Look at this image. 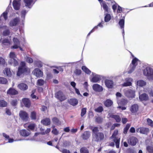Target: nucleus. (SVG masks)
Here are the masks:
<instances>
[{
	"label": "nucleus",
	"instance_id": "11",
	"mask_svg": "<svg viewBox=\"0 0 153 153\" xmlns=\"http://www.w3.org/2000/svg\"><path fill=\"white\" fill-rule=\"evenodd\" d=\"M138 142V139L134 137H130L128 140V143L133 146H135Z\"/></svg>",
	"mask_w": 153,
	"mask_h": 153
},
{
	"label": "nucleus",
	"instance_id": "3",
	"mask_svg": "<svg viewBox=\"0 0 153 153\" xmlns=\"http://www.w3.org/2000/svg\"><path fill=\"white\" fill-rule=\"evenodd\" d=\"M143 74L149 80H153V69L150 67H146L143 70Z\"/></svg>",
	"mask_w": 153,
	"mask_h": 153
},
{
	"label": "nucleus",
	"instance_id": "21",
	"mask_svg": "<svg viewBox=\"0 0 153 153\" xmlns=\"http://www.w3.org/2000/svg\"><path fill=\"white\" fill-rule=\"evenodd\" d=\"M22 102L25 106L29 108L30 106V102L29 99L24 98L22 99Z\"/></svg>",
	"mask_w": 153,
	"mask_h": 153
},
{
	"label": "nucleus",
	"instance_id": "59",
	"mask_svg": "<svg viewBox=\"0 0 153 153\" xmlns=\"http://www.w3.org/2000/svg\"><path fill=\"white\" fill-rule=\"evenodd\" d=\"M17 104V100L16 99L13 100H12L11 102V104L13 106H16Z\"/></svg>",
	"mask_w": 153,
	"mask_h": 153
},
{
	"label": "nucleus",
	"instance_id": "28",
	"mask_svg": "<svg viewBox=\"0 0 153 153\" xmlns=\"http://www.w3.org/2000/svg\"><path fill=\"white\" fill-rule=\"evenodd\" d=\"M41 123L45 126H48L50 124L51 121L49 118H46L41 121Z\"/></svg>",
	"mask_w": 153,
	"mask_h": 153
},
{
	"label": "nucleus",
	"instance_id": "57",
	"mask_svg": "<svg viewBox=\"0 0 153 153\" xmlns=\"http://www.w3.org/2000/svg\"><path fill=\"white\" fill-rule=\"evenodd\" d=\"M98 27L97 25L94 27L88 33L87 35V36H89L91 33L93 32L95 30L97 29L98 28Z\"/></svg>",
	"mask_w": 153,
	"mask_h": 153
},
{
	"label": "nucleus",
	"instance_id": "52",
	"mask_svg": "<svg viewBox=\"0 0 153 153\" xmlns=\"http://www.w3.org/2000/svg\"><path fill=\"white\" fill-rule=\"evenodd\" d=\"M13 40L15 44L20 45V42L19 40L17 38L14 37Z\"/></svg>",
	"mask_w": 153,
	"mask_h": 153
},
{
	"label": "nucleus",
	"instance_id": "24",
	"mask_svg": "<svg viewBox=\"0 0 153 153\" xmlns=\"http://www.w3.org/2000/svg\"><path fill=\"white\" fill-rule=\"evenodd\" d=\"M4 74L8 77L11 76L12 74L10 68H6L4 71Z\"/></svg>",
	"mask_w": 153,
	"mask_h": 153
},
{
	"label": "nucleus",
	"instance_id": "33",
	"mask_svg": "<svg viewBox=\"0 0 153 153\" xmlns=\"http://www.w3.org/2000/svg\"><path fill=\"white\" fill-rule=\"evenodd\" d=\"M52 120L53 122L56 125H60L61 124V122L59 120V119L56 117L53 118Z\"/></svg>",
	"mask_w": 153,
	"mask_h": 153
},
{
	"label": "nucleus",
	"instance_id": "38",
	"mask_svg": "<svg viewBox=\"0 0 153 153\" xmlns=\"http://www.w3.org/2000/svg\"><path fill=\"white\" fill-rule=\"evenodd\" d=\"M8 82L7 79L4 77H0V84H5Z\"/></svg>",
	"mask_w": 153,
	"mask_h": 153
},
{
	"label": "nucleus",
	"instance_id": "39",
	"mask_svg": "<svg viewBox=\"0 0 153 153\" xmlns=\"http://www.w3.org/2000/svg\"><path fill=\"white\" fill-rule=\"evenodd\" d=\"M80 153H89L88 149L85 147H82L80 149Z\"/></svg>",
	"mask_w": 153,
	"mask_h": 153
},
{
	"label": "nucleus",
	"instance_id": "61",
	"mask_svg": "<svg viewBox=\"0 0 153 153\" xmlns=\"http://www.w3.org/2000/svg\"><path fill=\"white\" fill-rule=\"evenodd\" d=\"M27 62L29 63H32L33 62V59L30 57H27L26 59Z\"/></svg>",
	"mask_w": 153,
	"mask_h": 153
},
{
	"label": "nucleus",
	"instance_id": "30",
	"mask_svg": "<svg viewBox=\"0 0 153 153\" xmlns=\"http://www.w3.org/2000/svg\"><path fill=\"white\" fill-rule=\"evenodd\" d=\"M101 79V77L100 76L96 75L92 78L91 81L93 82H97L100 81Z\"/></svg>",
	"mask_w": 153,
	"mask_h": 153
},
{
	"label": "nucleus",
	"instance_id": "13",
	"mask_svg": "<svg viewBox=\"0 0 153 153\" xmlns=\"http://www.w3.org/2000/svg\"><path fill=\"white\" fill-rule=\"evenodd\" d=\"M19 21L20 19L19 18H15L10 21L9 23V25L11 27L16 26L18 24Z\"/></svg>",
	"mask_w": 153,
	"mask_h": 153
},
{
	"label": "nucleus",
	"instance_id": "44",
	"mask_svg": "<svg viewBox=\"0 0 153 153\" xmlns=\"http://www.w3.org/2000/svg\"><path fill=\"white\" fill-rule=\"evenodd\" d=\"M146 149L149 153H153V146H148L146 147Z\"/></svg>",
	"mask_w": 153,
	"mask_h": 153
},
{
	"label": "nucleus",
	"instance_id": "15",
	"mask_svg": "<svg viewBox=\"0 0 153 153\" xmlns=\"http://www.w3.org/2000/svg\"><path fill=\"white\" fill-rule=\"evenodd\" d=\"M105 83L108 88H112L113 87L114 82L112 80L107 79L105 80Z\"/></svg>",
	"mask_w": 153,
	"mask_h": 153
},
{
	"label": "nucleus",
	"instance_id": "8",
	"mask_svg": "<svg viewBox=\"0 0 153 153\" xmlns=\"http://www.w3.org/2000/svg\"><path fill=\"white\" fill-rule=\"evenodd\" d=\"M36 126V124L34 123H30L28 125L27 123H26L24 125V127L26 128L27 130L30 131H34Z\"/></svg>",
	"mask_w": 153,
	"mask_h": 153
},
{
	"label": "nucleus",
	"instance_id": "1",
	"mask_svg": "<svg viewBox=\"0 0 153 153\" xmlns=\"http://www.w3.org/2000/svg\"><path fill=\"white\" fill-rule=\"evenodd\" d=\"M91 129L92 131V137L95 141L99 142L104 140V134L103 132H99L98 127L96 126L93 128H91Z\"/></svg>",
	"mask_w": 153,
	"mask_h": 153
},
{
	"label": "nucleus",
	"instance_id": "43",
	"mask_svg": "<svg viewBox=\"0 0 153 153\" xmlns=\"http://www.w3.org/2000/svg\"><path fill=\"white\" fill-rule=\"evenodd\" d=\"M103 108L102 106H99L94 110L95 112L98 113H101L103 111Z\"/></svg>",
	"mask_w": 153,
	"mask_h": 153
},
{
	"label": "nucleus",
	"instance_id": "31",
	"mask_svg": "<svg viewBox=\"0 0 153 153\" xmlns=\"http://www.w3.org/2000/svg\"><path fill=\"white\" fill-rule=\"evenodd\" d=\"M1 42L3 46H8L10 44V41L8 39L6 38L3 39Z\"/></svg>",
	"mask_w": 153,
	"mask_h": 153
},
{
	"label": "nucleus",
	"instance_id": "35",
	"mask_svg": "<svg viewBox=\"0 0 153 153\" xmlns=\"http://www.w3.org/2000/svg\"><path fill=\"white\" fill-rule=\"evenodd\" d=\"M82 69L85 73L90 74L91 71L85 66H83L82 67Z\"/></svg>",
	"mask_w": 153,
	"mask_h": 153
},
{
	"label": "nucleus",
	"instance_id": "60",
	"mask_svg": "<svg viewBox=\"0 0 153 153\" xmlns=\"http://www.w3.org/2000/svg\"><path fill=\"white\" fill-rule=\"evenodd\" d=\"M132 83L130 82H127L123 83V86H130L131 85Z\"/></svg>",
	"mask_w": 153,
	"mask_h": 153
},
{
	"label": "nucleus",
	"instance_id": "51",
	"mask_svg": "<svg viewBox=\"0 0 153 153\" xmlns=\"http://www.w3.org/2000/svg\"><path fill=\"white\" fill-rule=\"evenodd\" d=\"M147 123L148 125L153 127V121L149 118L147 119Z\"/></svg>",
	"mask_w": 153,
	"mask_h": 153
},
{
	"label": "nucleus",
	"instance_id": "47",
	"mask_svg": "<svg viewBox=\"0 0 153 153\" xmlns=\"http://www.w3.org/2000/svg\"><path fill=\"white\" fill-rule=\"evenodd\" d=\"M53 129L52 131V133L53 134L55 135H57L59 134V131L57 129L55 128L54 126L52 127Z\"/></svg>",
	"mask_w": 153,
	"mask_h": 153
},
{
	"label": "nucleus",
	"instance_id": "58",
	"mask_svg": "<svg viewBox=\"0 0 153 153\" xmlns=\"http://www.w3.org/2000/svg\"><path fill=\"white\" fill-rule=\"evenodd\" d=\"M118 132V130H115L111 137V138H114L115 137H116V136L117 135Z\"/></svg>",
	"mask_w": 153,
	"mask_h": 153
},
{
	"label": "nucleus",
	"instance_id": "55",
	"mask_svg": "<svg viewBox=\"0 0 153 153\" xmlns=\"http://www.w3.org/2000/svg\"><path fill=\"white\" fill-rule=\"evenodd\" d=\"M74 73L76 75H79L82 73V71L80 69H76L74 71Z\"/></svg>",
	"mask_w": 153,
	"mask_h": 153
},
{
	"label": "nucleus",
	"instance_id": "22",
	"mask_svg": "<svg viewBox=\"0 0 153 153\" xmlns=\"http://www.w3.org/2000/svg\"><path fill=\"white\" fill-rule=\"evenodd\" d=\"M113 102L110 99H107L104 102V105L107 107H111L113 105Z\"/></svg>",
	"mask_w": 153,
	"mask_h": 153
},
{
	"label": "nucleus",
	"instance_id": "45",
	"mask_svg": "<svg viewBox=\"0 0 153 153\" xmlns=\"http://www.w3.org/2000/svg\"><path fill=\"white\" fill-rule=\"evenodd\" d=\"M111 17L110 14H106L105 17V21L106 22H109L111 19Z\"/></svg>",
	"mask_w": 153,
	"mask_h": 153
},
{
	"label": "nucleus",
	"instance_id": "64",
	"mask_svg": "<svg viewBox=\"0 0 153 153\" xmlns=\"http://www.w3.org/2000/svg\"><path fill=\"white\" fill-rule=\"evenodd\" d=\"M62 152L63 153H71L69 150L65 149H63Z\"/></svg>",
	"mask_w": 153,
	"mask_h": 153
},
{
	"label": "nucleus",
	"instance_id": "14",
	"mask_svg": "<svg viewBox=\"0 0 153 153\" xmlns=\"http://www.w3.org/2000/svg\"><path fill=\"white\" fill-rule=\"evenodd\" d=\"M126 94V96L128 98H134L135 96L134 91L131 89L127 91Z\"/></svg>",
	"mask_w": 153,
	"mask_h": 153
},
{
	"label": "nucleus",
	"instance_id": "9",
	"mask_svg": "<svg viewBox=\"0 0 153 153\" xmlns=\"http://www.w3.org/2000/svg\"><path fill=\"white\" fill-rule=\"evenodd\" d=\"M33 74L37 77H41L43 76V72L39 68H35L33 71Z\"/></svg>",
	"mask_w": 153,
	"mask_h": 153
},
{
	"label": "nucleus",
	"instance_id": "53",
	"mask_svg": "<svg viewBox=\"0 0 153 153\" xmlns=\"http://www.w3.org/2000/svg\"><path fill=\"white\" fill-rule=\"evenodd\" d=\"M130 126V125L129 124H128L126 125L125 128L124 129L123 133L125 134H126L127 133V131Z\"/></svg>",
	"mask_w": 153,
	"mask_h": 153
},
{
	"label": "nucleus",
	"instance_id": "16",
	"mask_svg": "<svg viewBox=\"0 0 153 153\" xmlns=\"http://www.w3.org/2000/svg\"><path fill=\"white\" fill-rule=\"evenodd\" d=\"M20 2L16 0H14L13 2V5L14 9L16 10H19L20 8Z\"/></svg>",
	"mask_w": 153,
	"mask_h": 153
},
{
	"label": "nucleus",
	"instance_id": "4",
	"mask_svg": "<svg viewBox=\"0 0 153 153\" xmlns=\"http://www.w3.org/2000/svg\"><path fill=\"white\" fill-rule=\"evenodd\" d=\"M16 55L14 52H11L9 55L10 60L9 61V63L14 66L18 65V61L15 59Z\"/></svg>",
	"mask_w": 153,
	"mask_h": 153
},
{
	"label": "nucleus",
	"instance_id": "62",
	"mask_svg": "<svg viewBox=\"0 0 153 153\" xmlns=\"http://www.w3.org/2000/svg\"><path fill=\"white\" fill-rule=\"evenodd\" d=\"M51 131V129L50 128H47V129L45 131V132H42V134L44 135L45 134H48Z\"/></svg>",
	"mask_w": 153,
	"mask_h": 153
},
{
	"label": "nucleus",
	"instance_id": "23",
	"mask_svg": "<svg viewBox=\"0 0 153 153\" xmlns=\"http://www.w3.org/2000/svg\"><path fill=\"white\" fill-rule=\"evenodd\" d=\"M18 87L20 89L23 91L26 90L28 88L27 85L23 83H21L19 84Z\"/></svg>",
	"mask_w": 153,
	"mask_h": 153
},
{
	"label": "nucleus",
	"instance_id": "25",
	"mask_svg": "<svg viewBox=\"0 0 153 153\" xmlns=\"http://www.w3.org/2000/svg\"><path fill=\"white\" fill-rule=\"evenodd\" d=\"M68 102L71 105L73 106H75L78 104V101L76 99L72 98L68 100Z\"/></svg>",
	"mask_w": 153,
	"mask_h": 153
},
{
	"label": "nucleus",
	"instance_id": "12",
	"mask_svg": "<svg viewBox=\"0 0 153 153\" xmlns=\"http://www.w3.org/2000/svg\"><path fill=\"white\" fill-rule=\"evenodd\" d=\"M93 89L96 91L100 92L103 90V88L102 86L97 84H94L93 86Z\"/></svg>",
	"mask_w": 153,
	"mask_h": 153
},
{
	"label": "nucleus",
	"instance_id": "56",
	"mask_svg": "<svg viewBox=\"0 0 153 153\" xmlns=\"http://www.w3.org/2000/svg\"><path fill=\"white\" fill-rule=\"evenodd\" d=\"M7 14L8 12L7 11H6L1 14V16H3L4 20H6L7 19Z\"/></svg>",
	"mask_w": 153,
	"mask_h": 153
},
{
	"label": "nucleus",
	"instance_id": "41",
	"mask_svg": "<svg viewBox=\"0 0 153 153\" xmlns=\"http://www.w3.org/2000/svg\"><path fill=\"white\" fill-rule=\"evenodd\" d=\"M0 65L3 66H5L7 64L6 63L4 59L2 57L0 56Z\"/></svg>",
	"mask_w": 153,
	"mask_h": 153
},
{
	"label": "nucleus",
	"instance_id": "46",
	"mask_svg": "<svg viewBox=\"0 0 153 153\" xmlns=\"http://www.w3.org/2000/svg\"><path fill=\"white\" fill-rule=\"evenodd\" d=\"M10 33V31L9 29H7L4 31L3 32V35L4 36H9Z\"/></svg>",
	"mask_w": 153,
	"mask_h": 153
},
{
	"label": "nucleus",
	"instance_id": "54",
	"mask_svg": "<svg viewBox=\"0 0 153 153\" xmlns=\"http://www.w3.org/2000/svg\"><path fill=\"white\" fill-rule=\"evenodd\" d=\"M86 112V108H82L81 109V117H83L84 115L85 114Z\"/></svg>",
	"mask_w": 153,
	"mask_h": 153
},
{
	"label": "nucleus",
	"instance_id": "5",
	"mask_svg": "<svg viewBox=\"0 0 153 153\" xmlns=\"http://www.w3.org/2000/svg\"><path fill=\"white\" fill-rule=\"evenodd\" d=\"M55 97L60 102H62L65 100L67 98L63 93L59 91L55 93Z\"/></svg>",
	"mask_w": 153,
	"mask_h": 153
},
{
	"label": "nucleus",
	"instance_id": "37",
	"mask_svg": "<svg viewBox=\"0 0 153 153\" xmlns=\"http://www.w3.org/2000/svg\"><path fill=\"white\" fill-rule=\"evenodd\" d=\"M137 83L138 85L142 87L146 85V82L143 80H139L137 81Z\"/></svg>",
	"mask_w": 153,
	"mask_h": 153
},
{
	"label": "nucleus",
	"instance_id": "6",
	"mask_svg": "<svg viewBox=\"0 0 153 153\" xmlns=\"http://www.w3.org/2000/svg\"><path fill=\"white\" fill-rule=\"evenodd\" d=\"M138 60V59L136 57L133 59L129 66L130 69L128 71L129 73H131L134 70L137 65V61Z\"/></svg>",
	"mask_w": 153,
	"mask_h": 153
},
{
	"label": "nucleus",
	"instance_id": "27",
	"mask_svg": "<svg viewBox=\"0 0 153 153\" xmlns=\"http://www.w3.org/2000/svg\"><path fill=\"white\" fill-rule=\"evenodd\" d=\"M110 117L114 119L117 123L120 122L121 120V118L118 115L111 114L110 115Z\"/></svg>",
	"mask_w": 153,
	"mask_h": 153
},
{
	"label": "nucleus",
	"instance_id": "20",
	"mask_svg": "<svg viewBox=\"0 0 153 153\" xmlns=\"http://www.w3.org/2000/svg\"><path fill=\"white\" fill-rule=\"evenodd\" d=\"M23 1L25 4V6L29 8H30L32 5L34 4L33 0H23Z\"/></svg>",
	"mask_w": 153,
	"mask_h": 153
},
{
	"label": "nucleus",
	"instance_id": "26",
	"mask_svg": "<svg viewBox=\"0 0 153 153\" xmlns=\"http://www.w3.org/2000/svg\"><path fill=\"white\" fill-rule=\"evenodd\" d=\"M139 98L141 101H147L149 100V97L146 94L143 93L139 96Z\"/></svg>",
	"mask_w": 153,
	"mask_h": 153
},
{
	"label": "nucleus",
	"instance_id": "63",
	"mask_svg": "<svg viewBox=\"0 0 153 153\" xmlns=\"http://www.w3.org/2000/svg\"><path fill=\"white\" fill-rule=\"evenodd\" d=\"M2 135L5 138V140L9 139V136L6 134V133H2Z\"/></svg>",
	"mask_w": 153,
	"mask_h": 153
},
{
	"label": "nucleus",
	"instance_id": "17",
	"mask_svg": "<svg viewBox=\"0 0 153 153\" xmlns=\"http://www.w3.org/2000/svg\"><path fill=\"white\" fill-rule=\"evenodd\" d=\"M18 92L15 89L10 88L7 91V94L11 95H16L18 94Z\"/></svg>",
	"mask_w": 153,
	"mask_h": 153
},
{
	"label": "nucleus",
	"instance_id": "32",
	"mask_svg": "<svg viewBox=\"0 0 153 153\" xmlns=\"http://www.w3.org/2000/svg\"><path fill=\"white\" fill-rule=\"evenodd\" d=\"M140 133L144 134H147L149 132V129L148 128L140 127Z\"/></svg>",
	"mask_w": 153,
	"mask_h": 153
},
{
	"label": "nucleus",
	"instance_id": "50",
	"mask_svg": "<svg viewBox=\"0 0 153 153\" xmlns=\"http://www.w3.org/2000/svg\"><path fill=\"white\" fill-rule=\"evenodd\" d=\"M128 103L127 100L124 99H121L120 101V104L122 105H125Z\"/></svg>",
	"mask_w": 153,
	"mask_h": 153
},
{
	"label": "nucleus",
	"instance_id": "2",
	"mask_svg": "<svg viewBox=\"0 0 153 153\" xmlns=\"http://www.w3.org/2000/svg\"><path fill=\"white\" fill-rule=\"evenodd\" d=\"M30 73V69L26 65L25 62L22 61L20 63L16 73V75L18 76H23L27 75Z\"/></svg>",
	"mask_w": 153,
	"mask_h": 153
},
{
	"label": "nucleus",
	"instance_id": "42",
	"mask_svg": "<svg viewBox=\"0 0 153 153\" xmlns=\"http://www.w3.org/2000/svg\"><path fill=\"white\" fill-rule=\"evenodd\" d=\"M102 6L105 12H108V7L105 2H104L102 4Z\"/></svg>",
	"mask_w": 153,
	"mask_h": 153
},
{
	"label": "nucleus",
	"instance_id": "36",
	"mask_svg": "<svg viewBox=\"0 0 153 153\" xmlns=\"http://www.w3.org/2000/svg\"><path fill=\"white\" fill-rule=\"evenodd\" d=\"M7 102L4 100H0V107H6L7 106Z\"/></svg>",
	"mask_w": 153,
	"mask_h": 153
},
{
	"label": "nucleus",
	"instance_id": "49",
	"mask_svg": "<svg viewBox=\"0 0 153 153\" xmlns=\"http://www.w3.org/2000/svg\"><path fill=\"white\" fill-rule=\"evenodd\" d=\"M95 121L99 124L101 123L102 121V119L100 117H97L95 119Z\"/></svg>",
	"mask_w": 153,
	"mask_h": 153
},
{
	"label": "nucleus",
	"instance_id": "19",
	"mask_svg": "<svg viewBox=\"0 0 153 153\" xmlns=\"http://www.w3.org/2000/svg\"><path fill=\"white\" fill-rule=\"evenodd\" d=\"M91 135L90 132L88 131H85L81 135V137L84 140L88 139Z\"/></svg>",
	"mask_w": 153,
	"mask_h": 153
},
{
	"label": "nucleus",
	"instance_id": "48",
	"mask_svg": "<svg viewBox=\"0 0 153 153\" xmlns=\"http://www.w3.org/2000/svg\"><path fill=\"white\" fill-rule=\"evenodd\" d=\"M30 117L32 120H35L36 119V113L33 111L31 113Z\"/></svg>",
	"mask_w": 153,
	"mask_h": 153
},
{
	"label": "nucleus",
	"instance_id": "29",
	"mask_svg": "<svg viewBox=\"0 0 153 153\" xmlns=\"http://www.w3.org/2000/svg\"><path fill=\"white\" fill-rule=\"evenodd\" d=\"M124 23H125V18H123L122 19L120 20L119 22V24L120 25V28L122 29L123 33H124Z\"/></svg>",
	"mask_w": 153,
	"mask_h": 153
},
{
	"label": "nucleus",
	"instance_id": "40",
	"mask_svg": "<svg viewBox=\"0 0 153 153\" xmlns=\"http://www.w3.org/2000/svg\"><path fill=\"white\" fill-rule=\"evenodd\" d=\"M45 83V81L42 79H39L37 82V85L38 86H42Z\"/></svg>",
	"mask_w": 153,
	"mask_h": 153
},
{
	"label": "nucleus",
	"instance_id": "18",
	"mask_svg": "<svg viewBox=\"0 0 153 153\" xmlns=\"http://www.w3.org/2000/svg\"><path fill=\"white\" fill-rule=\"evenodd\" d=\"M20 133L21 136L25 137L29 136L31 133L30 131L25 129H22L20 130Z\"/></svg>",
	"mask_w": 153,
	"mask_h": 153
},
{
	"label": "nucleus",
	"instance_id": "10",
	"mask_svg": "<svg viewBox=\"0 0 153 153\" xmlns=\"http://www.w3.org/2000/svg\"><path fill=\"white\" fill-rule=\"evenodd\" d=\"M139 109V106L137 104L132 105L130 108V111L133 114H135Z\"/></svg>",
	"mask_w": 153,
	"mask_h": 153
},
{
	"label": "nucleus",
	"instance_id": "34",
	"mask_svg": "<svg viewBox=\"0 0 153 153\" xmlns=\"http://www.w3.org/2000/svg\"><path fill=\"white\" fill-rule=\"evenodd\" d=\"M113 140L115 143L116 147L117 148H119L120 139V138H118L117 137H115Z\"/></svg>",
	"mask_w": 153,
	"mask_h": 153
},
{
	"label": "nucleus",
	"instance_id": "7",
	"mask_svg": "<svg viewBox=\"0 0 153 153\" xmlns=\"http://www.w3.org/2000/svg\"><path fill=\"white\" fill-rule=\"evenodd\" d=\"M19 116L21 119L25 122L27 121L29 118V115L25 111L21 110L19 112Z\"/></svg>",
	"mask_w": 153,
	"mask_h": 153
}]
</instances>
